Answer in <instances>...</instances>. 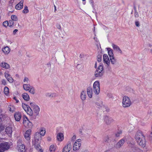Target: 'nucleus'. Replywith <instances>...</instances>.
I'll list each match as a JSON object with an SVG mask.
<instances>
[{
	"mask_svg": "<svg viewBox=\"0 0 152 152\" xmlns=\"http://www.w3.org/2000/svg\"><path fill=\"white\" fill-rule=\"evenodd\" d=\"M56 27L59 29H60L61 27L60 25L59 24H58L56 25Z\"/></svg>",
	"mask_w": 152,
	"mask_h": 152,
	"instance_id": "8fccbe9b",
	"label": "nucleus"
},
{
	"mask_svg": "<svg viewBox=\"0 0 152 152\" xmlns=\"http://www.w3.org/2000/svg\"><path fill=\"white\" fill-rule=\"evenodd\" d=\"M1 82L4 85H5L6 84V80L4 79H3L2 80Z\"/></svg>",
	"mask_w": 152,
	"mask_h": 152,
	"instance_id": "864d4df0",
	"label": "nucleus"
},
{
	"mask_svg": "<svg viewBox=\"0 0 152 152\" xmlns=\"http://www.w3.org/2000/svg\"><path fill=\"white\" fill-rule=\"evenodd\" d=\"M5 132L9 136H11L12 132V128L9 126L6 127L5 129Z\"/></svg>",
	"mask_w": 152,
	"mask_h": 152,
	"instance_id": "412c9836",
	"label": "nucleus"
},
{
	"mask_svg": "<svg viewBox=\"0 0 152 152\" xmlns=\"http://www.w3.org/2000/svg\"><path fill=\"white\" fill-rule=\"evenodd\" d=\"M56 145H51L49 147V150L50 152H54L56 148Z\"/></svg>",
	"mask_w": 152,
	"mask_h": 152,
	"instance_id": "c756f323",
	"label": "nucleus"
},
{
	"mask_svg": "<svg viewBox=\"0 0 152 152\" xmlns=\"http://www.w3.org/2000/svg\"><path fill=\"white\" fill-rule=\"evenodd\" d=\"M112 46L113 49L118 53L120 54H122L123 53L122 51L118 46L114 43L112 44Z\"/></svg>",
	"mask_w": 152,
	"mask_h": 152,
	"instance_id": "2eb2a0df",
	"label": "nucleus"
},
{
	"mask_svg": "<svg viewBox=\"0 0 152 152\" xmlns=\"http://www.w3.org/2000/svg\"><path fill=\"white\" fill-rule=\"evenodd\" d=\"M41 139V136L39 134V133L36 132L34 136V139L32 142V145H35L36 142H40Z\"/></svg>",
	"mask_w": 152,
	"mask_h": 152,
	"instance_id": "9d476101",
	"label": "nucleus"
},
{
	"mask_svg": "<svg viewBox=\"0 0 152 152\" xmlns=\"http://www.w3.org/2000/svg\"><path fill=\"white\" fill-rule=\"evenodd\" d=\"M22 96L23 98L26 101H28L29 99V96L28 94L26 93H23L22 94Z\"/></svg>",
	"mask_w": 152,
	"mask_h": 152,
	"instance_id": "bb28decb",
	"label": "nucleus"
},
{
	"mask_svg": "<svg viewBox=\"0 0 152 152\" xmlns=\"http://www.w3.org/2000/svg\"><path fill=\"white\" fill-rule=\"evenodd\" d=\"M122 131H118L117 133L115 134V136L116 137H119L120 135L122 134Z\"/></svg>",
	"mask_w": 152,
	"mask_h": 152,
	"instance_id": "37998d69",
	"label": "nucleus"
},
{
	"mask_svg": "<svg viewBox=\"0 0 152 152\" xmlns=\"http://www.w3.org/2000/svg\"><path fill=\"white\" fill-rule=\"evenodd\" d=\"M103 59L104 63L106 64V66L108 69L109 70L111 69V68L110 66V61L107 55L104 54L103 56Z\"/></svg>",
	"mask_w": 152,
	"mask_h": 152,
	"instance_id": "f8f14e48",
	"label": "nucleus"
},
{
	"mask_svg": "<svg viewBox=\"0 0 152 152\" xmlns=\"http://www.w3.org/2000/svg\"><path fill=\"white\" fill-rule=\"evenodd\" d=\"M135 138L137 142L140 146L143 147L145 146V137L141 131L137 132L135 134Z\"/></svg>",
	"mask_w": 152,
	"mask_h": 152,
	"instance_id": "f257e3e1",
	"label": "nucleus"
},
{
	"mask_svg": "<svg viewBox=\"0 0 152 152\" xmlns=\"http://www.w3.org/2000/svg\"><path fill=\"white\" fill-rule=\"evenodd\" d=\"M36 144L35 145H34L35 148H36V149L39 150V149H40L41 148V147L40 145V142H36Z\"/></svg>",
	"mask_w": 152,
	"mask_h": 152,
	"instance_id": "f704fd0d",
	"label": "nucleus"
},
{
	"mask_svg": "<svg viewBox=\"0 0 152 152\" xmlns=\"http://www.w3.org/2000/svg\"><path fill=\"white\" fill-rule=\"evenodd\" d=\"M111 62L113 64H115L116 62V60L115 59L114 56L110 57Z\"/></svg>",
	"mask_w": 152,
	"mask_h": 152,
	"instance_id": "72a5a7b5",
	"label": "nucleus"
},
{
	"mask_svg": "<svg viewBox=\"0 0 152 152\" xmlns=\"http://www.w3.org/2000/svg\"><path fill=\"white\" fill-rule=\"evenodd\" d=\"M14 117L16 121H19L21 118V114L19 112H17L15 114Z\"/></svg>",
	"mask_w": 152,
	"mask_h": 152,
	"instance_id": "393cba45",
	"label": "nucleus"
},
{
	"mask_svg": "<svg viewBox=\"0 0 152 152\" xmlns=\"http://www.w3.org/2000/svg\"><path fill=\"white\" fill-rule=\"evenodd\" d=\"M135 24L136 26L137 27H139L140 26V23L138 21H136L135 22Z\"/></svg>",
	"mask_w": 152,
	"mask_h": 152,
	"instance_id": "603ef678",
	"label": "nucleus"
},
{
	"mask_svg": "<svg viewBox=\"0 0 152 152\" xmlns=\"http://www.w3.org/2000/svg\"><path fill=\"white\" fill-rule=\"evenodd\" d=\"M46 132L45 129L44 128H41L40 129V131L39 133L40 136H44Z\"/></svg>",
	"mask_w": 152,
	"mask_h": 152,
	"instance_id": "473e14b6",
	"label": "nucleus"
},
{
	"mask_svg": "<svg viewBox=\"0 0 152 152\" xmlns=\"http://www.w3.org/2000/svg\"><path fill=\"white\" fill-rule=\"evenodd\" d=\"M80 97L82 101H84L86 100V93L84 91H82L80 95Z\"/></svg>",
	"mask_w": 152,
	"mask_h": 152,
	"instance_id": "a878e982",
	"label": "nucleus"
},
{
	"mask_svg": "<svg viewBox=\"0 0 152 152\" xmlns=\"http://www.w3.org/2000/svg\"><path fill=\"white\" fill-rule=\"evenodd\" d=\"M1 119L0 118V132L3 130L4 129V127L2 126L1 123Z\"/></svg>",
	"mask_w": 152,
	"mask_h": 152,
	"instance_id": "79ce46f5",
	"label": "nucleus"
},
{
	"mask_svg": "<svg viewBox=\"0 0 152 152\" xmlns=\"http://www.w3.org/2000/svg\"><path fill=\"white\" fill-rule=\"evenodd\" d=\"M10 146V144L7 142H4L0 144V152H4L8 149Z\"/></svg>",
	"mask_w": 152,
	"mask_h": 152,
	"instance_id": "39448f33",
	"label": "nucleus"
},
{
	"mask_svg": "<svg viewBox=\"0 0 152 152\" xmlns=\"http://www.w3.org/2000/svg\"><path fill=\"white\" fill-rule=\"evenodd\" d=\"M108 51V53L110 57L114 56V54L113 52V50L110 48H107Z\"/></svg>",
	"mask_w": 152,
	"mask_h": 152,
	"instance_id": "7c9ffc66",
	"label": "nucleus"
},
{
	"mask_svg": "<svg viewBox=\"0 0 152 152\" xmlns=\"http://www.w3.org/2000/svg\"><path fill=\"white\" fill-rule=\"evenodd\" d=\"M22 107L24 110L30 116H31L33 114V111L31 108L29 107L27 105L25 104H22Z\"/></svg>",
	"mask_w": 152,
	"mask_h": 152,
	"instance_id": "1a4fd4ad",
	"label": "nucleus"
},
{
	"mask_svg": "<svg viewBox=\"0 0 152 152\" xmlns=\"http://www.w3.org/2000/svg\"><path fill=\"white\" fill-rule=\"evenodd\" d=\"M39 152H43L42 150L41 149H39Z\"/></svg>",
	"mask_w": 152,
	"mask_h": 152,
	"instance_id": "13d9d810",
	"label": "nucleus"
},
{
	"mask_svg": "<svg viewBox=\"0 0 152 152\" xmlns=\"http://www.w3.org/2000/svg\"><path fill=\"white\" fill-rule=\"evenodd\" d=\"M28 8L27 6H25L24 10L23 11V12L24 14H26L28 12Z\"/></svg>",
	"mask_w": 152,
	"mask_h": 152,
	"instance_id": "58836bf2",
	"label": "nucleus"
},
{
	"mask_svg": "<svg viewBox=\"0 0 152 152\" xmlns=\"http://www.w3.org/2000/svg\"><path fill=\"white\" fill-rule=\"evenodd\" d=\"M85 0H82V1H85Z\"/></svg>",
	"mask_w": 152,
	"mask_h": 152,
	"instance_id": "0e129e2a",
	"label": "nucleus"
},
{
	"mask_svg": "<svg viewBox=\"0 0 152 152\" xmlns=\"http://www.w3.org/2000/svg\"><path fill=\"white\" fill-rule=\"evenodd\" d=\"M8 26L10 27H12L13 26L14 22L12 20H10L9 22H8Z\"/></svg>",
	"mask_w": 152,
	"mask_h": 152,
	"instance_id": "ea45409f",
	"label": "nucleus"
},
{
	"mask_svg": "<svg viewBox=\"0 0 152 152\" xmlns=\"http://www.w3.org/2000/svg\"><path fill=\"white\" fill-rule=\"evenodd\" d=\"M30 104L32 111L33 110L34 113L37 115L39 113L40 110L39 107L34 102H31Z\"/></svg>",
	"mask_w": 152,
	"mask_h": 152,
	"instance_id": "6e6552de",
	"label": "nucleus"
},
{
	"mask_svg": "<svg viewBox=\"0 0 152 152\" xmlns=\"http://www.w3.org/2000/svg\"><path fill=\"white\" fill-rule=\"evenodd\" d=\"M4 93L6 95H8L9 94V89L7 87H5L4 88Z\"/></svg>",
	"mask_w": 152,
	"mask_h": 152,
	"instance_id": "e433bc0d",
	"label": "nucleus"
},
{
	"mask_svg": "<svg viewBox=\"0 0 152 152\" xmlns=\"http://www.w3.org/2000/svg\"><path fill=\"white\" fill-rule=\"evenodd\" d=\"M56 138L57 140L59 142H61L64 139V136L63 133L61 132L58 133L57 134Z\"/></svg>",
	"mask_w": 152,
	"mask_h": 152,
	"instance_id": "dca6fc26",
	"label": "nucleus"
},
{
	"mask_svg": "<svg viewBox=\"0 0 152 152\" xmlns=\"http://www.w3.org/2000/svg\"><path fill=\"white\" fill-rule=\"evenodd\" d=\"M18 31V29H15L13 31V34H16V32H17Z\"/></svg>",
	"mask_w": 152,
	"mask_h": 152,
	"instance_id": "6e6d98bb",
	"label": "nucleus"
},
{
	"mask_svg": "<svg viewBox=\"0 0 152 152\" xmlns=\"http://www.w3.org/2000/svg\"><path fill=\"white\" fill-rule=\"evenodd\" d=\"M96 104L99 107L103 109L105 108V107L104 104H103V102L101 101H98L96 103Z\"/></svg>",
	"mask_w": 152,
	"mask_h": 152,
	"instance_id": "5701e85b",
	"label": "nucleus"
},
{
	"mask_svg": "<svg viewBox=\"0 0 152 152\" xmlns=\"http://www.w3.org/2000/svg\"><path fill=\"white\" fill-rule=\"evenodd\" d=\"M54 9H55L54 11H55V12L56 10V7L55 5L54 6Z\"/></svg>",
	"mask_w": 152,
	"mask_h": 152,
	"instance_id": "bf43d9fd",
	"label": "nucleus"
},
{
	"mask_svg": "<svg viewBox=\"0 0 152 152\" xmlns=\"http://www.w3.org/2000/svg\"><path fill=\"white\" fill-rule=\"evenodd\" d=\"M57 94L55 93H47L45 94V96L47 97L52 98L57 96Z\"/></svg>",
	"mask_w": 152,
	"mask_h": 152,
	"instance_id": "4be33fe9",
	"label": "nucleus"
},
{
	"mask_svg": "<svg viewBox=\"0 0 152 152\" xmlns=\"http://www.w3.org/2000/svg\"><path fill=\"white\" fill-rule=\"evenodd\" d=\"M94 92L96 95L99 94L100 91V83L98 81H95L93 85Z\"/></svg>",
	"mask_w": 152,
	"mask_h": 152,
	"instance_id": "7ed1b4c3",
	"label": "nucleus"
},
{
	"mask_svg": "<svg viewBox=\"0 0 152 152\" xmlns=\"http://www.w3.org/2000/svg\"><path fill=\"white\" fill-rule=\"evenodd\" d=\"M23 124L24 126L27 128H31L32 126V123L29 121L27 117L26 116H23Z\"/></svg>",
	"mask_w": 152,
	"mask_h": 152,
	"instance_id": "0eeeda50",
	"label": "nucleus"
},
{
	"mask_svg": "<svg viewBox=\"0 0 152 152\" xmlns=\"http://www.w3.org/2000/svg\"><path fill=\"white\" fill-rule=\"evenodd\" d=\"M134 16L136 18H138L139 17L138 13L137 12L135 11L134 13Z\"/></svg>",
	"mask_w": 152,
	"mask_h": 152,
	"instance_id": "49530a36",
	"label": "nucleus"
},
{
	"mask_svg": "<svg viewBox=\"0 0 152 152\" xmlns=\"http://www.w3.org/2000/svg\"><path fill=\"white\" fill-rule=\"evenodd\" d=\"M11 109H10V111H11Z\"/></svg>",
	"mask_w": 152,
	"mask_h": 152,
	"instance_id": "69168bd1",
	"label": "nucleus"
},
{
	"mask_svg": "<svg viewBox=\"0 0 152 152\" xmlns=\"http://www.w3.org/2000/svg\"><path fill=\"white\" fill-rule=\"evenodd\" d=\"M12 43V42H10V43L11 44Z\"/></svg>",
	"mask_w": 152,
	"mask_h": 152,
	"instance_id": "338daca9",
	"label": "nucleus"
},
{
	"mask_svg": "<svg viewBox=\"0 0 152 152\" xmlns=\"http://www.w3.org/2000/svg\"><path fill=\"white\" fill-rule=\"evenodd\" d=\"M23 0H21L18 4L16 5L15 8L17 10H20L23 7Z\"/></svg>",
	"mask_w": 152,
	"mask_h": 152,
	"instance_id": "f3484780",
	"label": "nucleus"
},
{
	"mask_svg": "<svg viewBox=\"0 0 152 152\" xmlns=\"http://www.w3.org/2000/svg\"><path fill=\"white\" fill-rule=\"evenodd\" d=\"M52 140L50 136H48L47 137V140L48 142H50Z\"/></svg>",
	"mask_w": 152,
	"mask_h": 152,
	"instance_id": "3c124183",
	"label": "nucleus"
},
{
	"mask_svg": "<svg viewBox=\"0 0 152 152\" xmlns=\"http://www.w3.org/2000/svg\"><path fill=\"white\" fill-rule=\"evenodd\" d=\"M108 96L110 98L112 97V96H110V95H108Z\"/></svg>",
	"mask_w": 152,
	"mask_h": 152,
	"instance_id": "052dcab7",
	"label": "nucleus"
},
{
	"mask_svg": "<svg viewBox=\"0 0 152 152\" xmlns=\"http://www.w3.org/2000/svg\"><path fill=\"white\" fill-rule=\"evenodd\" d=\"M5 76L7 80L10 83L13 82V80L8 72H5L4 73Z\"/></svg>",
	"mask_w": 152,
	"mask_h": 152,
	"instance_id": "6ab92c4d",
	"label": "nucleus"
},
{
	"mask_svg": "<svg viewBox=\"0 0 152 152\" xmlns=\"http://www.w3.org/2000/svg\"><path fill=\"white\" fill-rule=\"evenodd\" d=\"M13 99L16 101V103H18L19 102V100L15 97H14Z\"/></svg>",
	"mask_w": 152,
	"mask_h": 152,
	"instance_id": "5fc2aeb1",
	"label": "nucleus"
},
{
	"mask_svg": "<svg viewBox=\"0 0 152 152\" xmlns=\"http://www.w3.org/2000/svg\"><path fill=\"white\" fill-rule=\"evenodd\" d=\"M31 86L29 84L25 83L23 85L24 89L26 91H28L30 89Z\"/></svg>",
	"mask_w": 152,
	"mask_h": 152,
	"instance_id": "cd10ccee",
	"label": "nucleus"
},
{
	"mask_svg": "<svg viewBox=\"0 0 152 152\" xmlns=\"http://www.w3.org/2000/svg\"><path fill=\"white\" fill-rule=\"evenodd\" d=\"M28 91H29L30 93L32 94H34L35 92V91L34 88L32 86H31L30 89Z\"/></svg>",
	"mask_w": 152,
	"mask_h": 152,
	"instance_id": "c9c22d12",
	"label": "nucleus"
},
{
	"mask_svg": "<svg viewBox=\"0 0 152 152\" xmlns=\"http://www.w3.org/2000/svg\"><path fill=\"white\" fill-rule=\"evenodd\" d=\"M83 152H88L87 151H85Z\"/></svg>",
	"mask_w": 152,
	"mask_h": 152,
	"instance_id": "e2e57ef3",
	"label": "nucleus"
},
{
	"mask_svg": "<svg viewBox=\"0 0 152 152\" xmlns=\"http://www.w3.org/2000/svg\"><path fill=\"white\" fill-rule=\"evenodd\" d=\"M109 139L108 137L107 136H105L104 139V140L105 142H107L108 141Z\"/></svg>",
	"mask_w": 152,
	"mask_h": 152,
	"instance_id": "09e8293b",
	"label": "nucleus"
},
{
	"mask_svg": "<svg viewBox=\"0 0 152 152\" xmlns=\"http://www.w3.org/2000/svg\"><path fill=\"white\" fill-rule=\"evenodd\" d=\"M23 82L27 84L29 82V79L28 77H25L23 79Z\"/></svg>",
	"mask_w": 152,
	"mask_h": 152,
	"instance_id": "a19ab883",
	"label": "nucleus"
},
{
	"mask_svg": "<svg viewBox=\"0 0 152 152\" xmlns=\"http://www.w3.org/2000/svg\"><path fill=\"white\" fill-rule=\"evenodd\" d=\"M76 138V136L75 135H74L72 137V139L74 140Z\"/></svg>",
	"mask_w": 152,
	"mask_h": 152,
	"instance_id": "4d7b16f0",
	"label": "nucleus"
},
{
	"mask_svg": "<svg viewBox=\"0 0 152 152\" xmlns=\"http://www.w3.org/2000/svg\"><path fill=\"white\" fill-rule=\"evenodd\" d=\"M8 23L7 21H5L3 23V26L5 27H7L8 26Z\"/></svg>",
	"mask_w": 152,
	"mask_h": 152,
	"instance_id": "c03bdc74",
	"label": "nucleus"
},
{
	"mask_svg": "<svg viewBox=\"0 0 152 152\" xmlns=\"http://www.w3.org/2000/svg\"><path fill=\"white\" fill-rule=\"evenodd\" d=\"M81 140L80 139H77L74 144L73 149L76 151L79 150L81 145Z\"/></svg>",
	"mask_w": 152,
	"mask_h": 152,
	"instance_id": "9b49d317",
	"label": "nucleus"
},
{
	"mask_svg": "<svg viewBox=\"0 0 152 152\" xmlns=\"http://www.w3.org/2000/svg\"><path fill=\"white\" fill-rule=\"evenodd\" d=\"M1 66L3 68L7 69H9L10 67V66L9 64L6 63L4 62H2Z\"/></svg>",
	"mask_w": 152,
	"mask_h": 152,
	"instance_id": "2f4dec72",
	"label": "nucleus"
},
{
	"mask_svg": "<svg viewBox=\"0 0 152 152\" xmlns=\"http://www.w3.org/2000/svg\"><path fill=\"white\" fill-rule=\"evenodd\" d=\"M150 53H151V54L152 55V49L151 50Z\"/></svg>",
	"mask_w": 152,
	"mask_h": 152,
	"instance_id": "680f3d73",
	"label": "nucleus"
},
{
	"mask_svg": "<svg viewBox=\"0 0 152 152\" xmlns=\"http://www.w3.org/2000/svg\"><path fill=\"white\" fill-rule=\"evenodd\" d=\"M71 149V142H68L63 148L62 150V152H69Z\"/></svg>",
	"mask_w": 152,
	"mask_h": 152,
	"instance_id": "4468645a",
	"label": "nucleus"
},
{
	"mask_svg": "<svg viewBox=\"0 0 152 152\" xmlns=\"http://www.w3.org/2000/svg\"><path fill=\"white\" fill-rule=\"evenodd\" d=\"M31 132V129H28L26 131L25 133L24 137L25 139L27 141L28 143L30 144V135Z\"/></svg>",
	"mask_w": 152,
	"mask_h": 152,
	"instance_id": "ddd939ff",
	"label": "nucleus"
},
{
	"mask_svg": "<svg viewBox=\"0 0 152 152\" xmlns=\"http://www.w3.org/2000/svg\"><path fill=\"white\" fill-rule=\"evenodd\" d=\"M122 103L123 107H126L130 106L131 104V102L129 97L125 96L123 98Z\"/></svg>",
	"mask_w": 152,
	"mask_h": 152,
	"instance_id": "f03ea898",
	"label": "nucleus"
},
{
	"mask_svg": "<svg viewBox=\"0 0 152 152\" xmlns=\"http://www.w3.org/2000/svg\"><path fill=\"white\" fill-rule=\"evenodd\" d=\"M125 142L124 140L122 139L120 140L116 144V147L117 148H120L124 144Z\"/></svg>",
	"mask_w": 152,
	"mask_h": 152,
	"instance_id": "aec40b11",
	"label": "nucleus"
},
{
	"mask_svg": "<svg viewBox=\"0 0 152 152\" xmlns=\"http://www.w3.org/2000/svg\"><path fill=\"white\" fill-rule=\"evenodd\" d=\"M104 121L107 124L109 125L112 123L113 120L111 118L105 116L104 118Z\"/></svg>",
	"mask_w": 152,
	"mask_h": 152,
	"instance_id": "a211bd4d",
	"label": "nucleus"
},
{
	"mask_svg": "<svg viewBox=\"0 0 152 152\" xmlns=\"http://www.w3.org/2000/svg\"><path fill=\"white\" fill-rule=\"evenodd\" d=\"M103 70V66L99 65L95 72V76L96 77H100L102 76L104 73Z\"/></svg>",
	"mask_w": 152,
	"mask_h": 152,
	"instance_id": "423d86ee",
	"label": "nucleus"
},
{
	"mask_svg": "<svg viewBox=\"0 0 152 152\" xmlns=\"http://www.w3.org/2000/svg\"><path fill=\"white\" fill-rule=\"evenodd\" d=\"M87 93L88 96L90 98H91L93 95V90L92 88L88 87L87 89Z\"/></svg>",
	"mask_w": 152,
	"mask_h": 152,
	"instance_id": "b1692460",
	"label": "nucleus"
},
{
	"mask_svg": "<svg viewBox=\"0 0 152 152\" xmlns=\"http://www.w3.org/2000/svg\"><path fill=\"white\" fill-rule=\"evenodd\" d=\"M74 93L72 89L69 90V94L70 95H72Z\"/></svg>",
	"mask_w": 152,
	"mask_h": 152,
	"instance_id": "de8ad7c7",
	"label": "nucleus"
},
{
	"mask_svg": "<svg viewBox=\"0 0 152 152\" xmlns=\"http://www.w3.org/2000/svg\"><path fill=\"white\" fill-rule=\"evenodd\" d=\"M97 60L99 62L101 61L102 60V57L100 55L98 56Z\"/></svg>",
	"mask_w": 152,
	"mask_h": 152,
	"instance_id": "a18cd8bd",
	"label": "nucleus"
},
{
	"mask_svg": "<svg viewBox=\"0 0 152 152\" xmlns=\"http://www.w3.org/2000/svg\"><path fill=\"white\" fill-rule=\"evenodd\" d=\"M3 52L6 54H8L10 52V49L8 47H6L2 49Z\"/></svg>",
	"mask_w": 152,
	"mask_h": 152,
	"instance_id": "c85d7f7f",
	"label": "nucleus"
},
{
	"mask_svg": "<svg viewBox=\"0 0 152 152\" xmlns=\"http://www.w3.org/2000/svg\"><path fill=\"white\" fill-rule=\"evenodd\" d=\"M17 149L20 152H25V146L22 143V140L19 139L17 142Z\"/></svg>",
	"mask_w": 152,
	"mask_h": 152,
	"instance_id": "20e7f679",
	"label": "nucleus"
},
{
	"mask_svg": "<svg viewBox=\"0 0 152 152\" xmlns=\"http://www.w3.org/2000/svg\"><path fill=\"white\" fill-rule=\"evenodd\" d=\"M11 18L12 19L11 20H12L13 21H16L18 20V18L15 15H12L11 16Z\"/></svg>",
	"mask_w": 152,
	"mask_h": 152,
	"instance_id": "4c0bfd02",
	"label": "nucleus"
}]
</instances>
